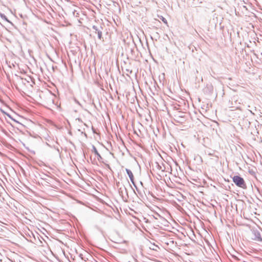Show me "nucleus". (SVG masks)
<instances>
[{
  "label": "nucleus",
  "instance_id": "f257e3e1",
  "mask_svg": "<svg viewBox=\"0 0 262 262\" xmlns=\"http://www.w3.org/2000/svg\"><path fill=\"white\" fill-rule=\"evenodd\" d=\"M103 149V146L99 143H98L96 146L93 145L91 156V160L93 163L98 165L99 163L103 162L101 155Z\"/></svg>",
  "mask_w": 262,
  "mask_h": 262
},
{
  "label": "nucleus",
  "instance_id": "f03ea898",
  "mask_svg": "<svg viewBox=\"0 0 262 262\" xmlns=\"http://www.w3.org/2000/svg\"><path fill=\"white\" fill-rule=\"evenodd\" d=\"M116 225L117 226V234L121 238V239L119 240L118 242H116V243H126V241L124 239L125 235L124 231L126 230L125 225L123 222L119 220L117 223L116 222Z\"/></svg>",
  "mask_w": 262,
  "mask_h": 262
},
{
  "label": "nucleus",
  "instance_id": "7ed1b4c3",
  "mask_svg": "<svg viewBox=\"0 0 262 262\" xmlns=\"http://www.w3.org/2000/svg\"><path fill=\"white\" fill-rule=\"evenodd\" d=\"M234 183L238 187L246 189L247 185L244 179L239 175L234 176L232 178Z\"/></svg>",
  "mask_w": 262,
  "mask_h": 262
},
{
  "label": "nucleus",
  "instance_id": "20e7f679",
  "mask_svg": "<svg viewBox=\"0 0 262 262\" xmlns=\"http://www.w3.org/2000/svg\"><path fill=\"white\" fill-rule=\"evenodd\" d=\"M204 93L206 94L210 95L213 93V86L211 84H207L206 87L203 89Z\"/></svg>",
  "mask_w": 262,
  "mask_h": 262
},
{
  "label": "nucleus",
  "instance_id": "39448f33",
  "mask_svg": "<svg viewBox=\"0 0 262 262\" xmlns=\"http://www.w3.org/2000/svg\"><path fill=\"white\" fill-rule=\"evenodd\" d=\"M174 117L176 118L175 120L179 123H183L185 121V117L183 113H179L178 114L175 115Z\"/></svg>",
  "mask_w": 262,
  "mask_h": 262
},
{
  "label": "nucleus",
  "instance_id": "423d86ee",
  "mask_svg": "<svg viewBox=\"0 0 262 262\" xmlns=\"http://www.w3.org/2000/svg\"><path fill=\"white\" fill-rule=\"evenodd\" d=\"M123 191L125 193L126 192L125 188L124 186L121 187L118 190V192L120 196H124Z\"/></svg>",
  "mask_w": 262,
  "mask_h": 262
},
{
  "label": "nucleus",
  "instance_id": "0eeeda50",
  "mask_svg": "<svg viewBox=\"0 0 262 262\" xmlns=\"http://www.w3.org/2000/svg\"><path fill=\"white\" fill-rule=\"evenodd\" d=\"M126 173L130 179V180H134V175L132 172V171L130 169H126Z\"/></svg>",
  "mask_w": 262,
  "mask_h": 262
},
{
  "label": "nucleus",
  "instance_id": "6e6552de",
  "mask_svg": "<svg viewBox=\"0 0 262 262\" xmlns=\"http://www.w3.org/2000/svg\"><path fill=\"white\" fill-rule=\"evenodd\" d=\"M255 239L258 242L262 241V238L260 236V234L258 232L255 233Z\"/></svg>",
  "mask_w": 262,
  "mask_h": 262
},
{
  "label": "nucleus",
  "instance_id": "1a4fd4ad",
  "mask_svg": "<svg viewBox=\"0 0 262 262\" xmlns=\"http://www.w3.org/2000/svg\"><path fill=\"white\" fill-rule=\"evenodd\" d=\"M159 18L161 19V20L165 24L167 25V21L166 20V19L163 16H159Z\"/></svg>",
  "mask_w": 262,
  "mask_h": 262
},
{
  "label": "nucleus",
  "instance_id": "9d476101",
  "mask_svg": "<svg viewBox=\"0 0 262 262\" xmlns=\"http://www.w3.org/2000/svg\"><path fill=\"white\" fill-rule=\"evenodd\" d=\"M232 257L234 258L235 259L238 260V258L235 255H232Z\"/></svg>",
  "mask_w": 262,
  "mask_h": 262
},
{
  "label": "nucleus",
  "instance_id": "9b49d317",
  "mask_svg": "<svg viewBox=\"0 0 262 262\" xmlns=\"http://www.w3.org/2000/svg\"><path fill=\"white\" fill-rule=\"evenodd\" d=\"M117 212H118V209L117 208V207H116V214H117ZM115 219H117V217L116 215Z\"/></svg>",
  "mask_w": 262,
  "mask_h": 262
},
{
  "label": "nucleus",
  "instance_id": "f8f14e48",
  "mask_svg": "<svg viewBox=\"0 0 262 262\" xmlns=\"http://www.w3.org/2000/svg\"><path fill=\"white\" fill-rule=\"evenodd\" d=\"M131 182L133 183V184L134 185H135V182H134V179L133 180H130Z\"/></svg>",
  "mask_w": 262,
  "mask_h": 262
},
{
  "label": "nucleus",
  "instance_id": "ddd939ff",
  "mask_svg": "<svg viewBox=\"0 0 262 262\" xmlns=\"http://www.w3.org/2000/svg\"><path fill=\"white\" fill-rule=\"evenodd\" d=\"M131 182L133 183V184L134 185H135V182H134V179L133 180H130Z\"/></svg>",
  "mask_w": 262,
  "mask_h": 262
},
{
  "label": "nucleus",
  "instance_id": "4468645a",
  "mask_svg": "<svg viewBox=\"0 0 262 262\" xmlns=\"http://www.w3.org/2000/svg\"><path fill=\"white\" fill-rule=\"evenodd\" d=\"M116 65L117 67H118L117 60L116 61Z\"/></svg>",
  "mask_w": 262,
  "mask_h": 262
},
{
  "label": "nucleus",
  "instance_id": "2eb2a0df",
  "mask_svg": "<svg viewBox=\"0 0 262 262\" xmlns=\"http://www.w3.org/2000/svg\"><path fill=\"white\" fill-rule=\"evenodd\" d=\"M115 93H116V94H118V92H117V90H116Z\"/></svg>",
  "mask_w": 262,
  "mask_h": 262
},
{
  "label": "nucleus",
  "instance_id": "dca6fc26",
  "mask_svg": "<svg viewBox=\"0 0 262 262\" xmlns=\"http://www.w3.org/2000/svg\"><path fill=\"white\" fill-rule=\"evenodd\" d=\"M121 10H120V8L119 7V11L120 12Z\"/></svg>",
  "mask_w": 262,
  "mask_h": 262
},
{
  "label": "nucleus",
  "instance_id": "f3484780",
  "mask_svg": "<svg viewBox=\"0 0 262 262\" xmlns=\"http://www.w3.org/2000/svg\"><path fill=\"white\" fill-rule=\"evenodd\" d=\"M115 136H116V137L118 139L117 135L116 134H115Z\"/></svg>",
  "mask_w": 262,
  "mask_h": 262
},
{
  "label": "nucleus",
  "instance_id": "a211bd4d",
  "mask_svg": "<svg viewBox=\"0 0 262 262\" xmlns=\"http://www.w3.org/2000/svg\"><path fill=\"white\" fill-rule=\"evenodd\" d=\"M116 184L118 187V183L117 182H116Z\"/></svg>",
  "mask_w": 262,
  "mask_h": 262
},
{
  "label": "nucleus",
  "instance_id": "6ab92c4d",
  "mask_svg": "<svg viewBox=\"0 0 262 262\" xmlns=\"http://www.w3.org/2000/svg\"><path fill=\"white\" fill-rule=\"evenodd\" d=\"M134 187H136V188L137 189V187H136V185H135H135H134Z\"/></svg>",
  "mask_w": 262,
  "mask_h": 262
},
{
  "label": "nucleus",
  "instance_id": "aec40b11",
  "mask_svg": "<svg viewBox=\"0 0 262 262\" xmlns=\"http://www.w3.org/2000/svg\"><path fill=\"white\" fill-rule=\"evenodd\" d=\"M134 187H136V188L137 189V187H136V185H135H135H134Z\"/></svg>",
  "mask_w": 262,
  "mask_h": 262
},
{
  "label": "nucleus",
  "instance_id": "412c9836",
  "mask_svg": "<svg viewBox=\"0 0 262 262\" xmlns=\"http://www.w3.org/2000/svg\"><path fill=\"white\" fill-rule=\"evenodd\" d=\"M141 184L142 185H143V183L142 182H141Z\"/></svg>",
  "mask_w": 262,
  "mask_h": 262
}]
</instances>
